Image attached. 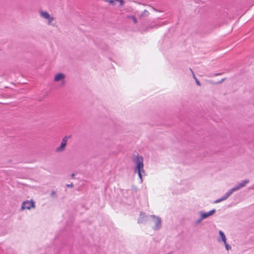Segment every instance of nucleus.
<instances>
[{
    "mask_svg": "<svg viewBox=\"0 0 254 254\" xmlns=\"http://www.w3.org/2000/svg\"><path fill=\"white\" fill-rule=\"evenodd\" d=\"M69 138V137L65 136L62 139L61 145L56 149V152H61L64 150L65 147L67 144V140Z\"/></svg>",
    "mask_w": 254,
    "mask_h": 254,
    "instance_id": "nucleus-3",
    "label": "nucleus"
},
{
    "mask_svg": "<svg viewBox=\"0 0 254 254\" xmlns=\"http://www.w3.org/2000/svg\"><path fill=\"white\" fill-rule=\"evenodd\" d=\"M35 207V203L33 200H26L22 203L21 209L22 210H23L26 209H30L32 208Z\"/></svg>",
    "mask_w": 254,
    "mask_h": 254,
    "instance_id": "nucleus-2",
    "label": "nucleus"
},
{
    "mask_svg": "<svg viewBox=\"0 0 254 254\" xmlns=\"http://www.w3.org/2000/svg\"><path fill=\"white\" fill-rule=\"evenodd\" d=\"M130 18L132 19V20H133V22L134 23H136L137 20H136V18L134 16H130Z\"/></svg>",
    "mask_w": 254,
    "mask_h": 254,
    "instance_id": "nucleus-12",
    "label": "nucleus"
},
{
    "mask_svg": "<svg viewBox=\"0 0 254 254\" xmlns=\"http://www.w3.org/2000/svg\"><path fill=\"white\" fill-rule=\"evenodd\" d=\"M64 77L65 76L63 73H59L55 76L54 81L57 82L60 80H63Z\"/></svg>",
    "mask_w": 254,
    "mask_h": 254,
    "instance_id": "nucleus-6",
    "label": "nucleus"
},
{
    "mask_svg": "<svg viewBox=\"0 0 254 254\" xmlns=\"http://www.w3.org/2000/svg\"><path fill=\"white\" fill-rule=\"evenodd\" d=\"M249 182V181L248 180L243 181L241 183L238 184L236 187L232 188L230 190V193H232L234 191L238 190L244 187L246 185V184H248Z\"/></svg>",
    "mask_w": 254,
    "mask_h": 254,
    "instance_id": "nucleus-4",
    "label": "nucleus"
},
{
    "mask_svg": "<svg viewBox=\"0 0 254 254\" xmlns=\"http://www.w3.org/2000/svg\"><path fill=\"white\" fill-rule=\"evenodd\" d=\"M143 159L141 156H139L137 155L136 156V160L135 161V163L136 164V169L135 170L137 171L138 175L142 181V175H141V171L143 172Z\"/></svg>",
    "mask_w": 254,
    "mask_h": 254,
    "instance_id": "nucleus-1",
    "label": "nucleus"
},
{
    "mask_svg": "<svg viewBox=\"0 0 254 254\" xmlns=\"http://www.w3.org/2000/svg\"><path fill=\"white\" fill-rule=\"evenodd\" d=\"M232 193H230V191L227 193L226 195L220 199H217L215 201V203H218L221 201L226 199Z\"/></svg>",
    "mask_w": 254,
    "mask_h": 254,
    "instance_id": "nucleus-8",
    "label": "nucleus"
},
{
    "mask_svg": "<svg viewBox=\"0 0 254 254\" xmlns=\"http://www.w3.org/2000/svg\"><path fill=\"white\" fill-rule=\"evenodd\" d=\"M106 1L109 3L110 4H113L115 1H117L116 0H106Z\"/></svg>",
    "mask_w": 254,
    "mask_h": 254,
    "instance_id": "nucleus-10",
    "label": "nucleus"
},
{
    "mask_svg": "<svg viewBox=\"0 0 254 254\" xmlns=\"http://www.w3.org/2000/svg\"><path fill=\"white\" fill-rule=\"evenodd\" d=\"M197 83L198 85H199V83L198 81L197 82Z\"/></svg>",
    "mask_w": 254,
    "mask_h": 254,
    "instance_id": "nucleus-16",
    "label": "nucleus"
},
{
    "mask_svg": "<svg viewBox=\"0 0 254 254\" xmlns=\"http://www.w3.org/2000/svg\"><path fill=\"white\" fill-rule=\"evenodd\" d=\"M219 234L222 238V240L223 241V242H224V243H226V237H225V234H224L223 232H222L221 231H219Z\"/></svg>",
    "mask_w": 254,
    "mask_h": 254,
    "instance_id": "nucleus-9",
    "label": "nucleus"
},
{
    "mask_svg": "<svg viewBox=\"0 0 254 254\" xmlns=\"http://www.w3.org/2000/svg\"><path fill=\"white\" fill-rule=\"evenodd\" d=\"M67 186L68 187H73V184L71 183L70 185H67Z\"/></svg>",
    "mask_w": 254,
    "mask_h": 254,
    "instance_id": "nucleus-14",
    "label": "nucleus"
},
{
    "mask_svg": "<svg viewBox=\"0 0 254 254\" xmlns=\"http://www.w3.org/2000/svg\"><path fill=\"white\" fill-rule=\"evenodd\" d=\"M40 14L41 16L44 18L48 19L49 23L51 22L53 20V18L51 17L47 12L40 11Z\"/></svg>",
    "mask_w": 254,
    "mask_h": 254,
    "instance_id": "nucleus-5",
    "label": "nucleus"
},
{
    "mask_svg": "<svg viewBox=\"0 0 254 254\" xmlns=\"http://www.w3.org/2000/svg\"><path fill=\"white\" fill-rule=\"evenodd\" d=\"M225 244V247H226V248L227 250H229V246L227 244V242H226V243H224Z\"/></svg>",
    "mask_w": 254,
    "mask_h": 254,
    "instance_id": "nucleus-13",
    "label": "nucleus"
},
{
    "mask_svg": "<svg viewBox=\"0 0 254 254\" xmlns=\"http://www.w3.org/2000/svg\"><path fill=\"white\" fill-rule=\"evenodd\" d=\"M117 1H119L120 2V6H123L124 3V1L123 0H116Z\"/></svg>",
    "mask_w": 254,
    "mask_h": 254,
    "instance_id": "nucleus-11",
    "label": "nucleus"
},
{
    "mask_svg": "<svg viewBox=\"0 0 254 254\" xmlns=\"http://www.w3.org/2000/svg\"><path fill=\"white\" fill-rule=\"evenodd\" d=\"M74 174L73 173V174L71 175V177H72V178H74Z\"/></svg>",
    "mask_w": 254,
    "mask_h": 254,
    "instance_id": "nucleus-15",
    "label": "nucleus"
},
{
    "mask_svg": "<svg viewBox=\"0 0 254 254\" xmlns=\"http://www.w3.org/2000/svg\"><path fill=\"white\" fill-rule=\"evenodd\" d=\"M214 212H215V210L213 209V210L210 211L208 212L202 213L201 215V217L202 219L206 218L209 217V216L212 215Z\"/></svg>",
    "mask_w": 254,
    "mask_h": 254,
    "instance_id": "nucleus-7",
    "label": "nucleus"
}]
</instances>
